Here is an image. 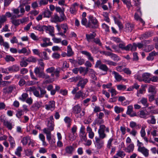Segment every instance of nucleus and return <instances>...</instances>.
<instances>
[{"mask_svg":"<svg viewBox=\"0 0 158 158\" xmlns=\"http://www.w3.org/2000/svg\"><path fill=\"white\" fill-rule=\"evenodd\" d=\"M11 22L15 26H18L20 23L19 19H13Z\"/></svg>","mask_w":158,"mask_h":158,"instance_id":"obj_52","label":"nucleus"},{"mask_svg":"<svg viewBox=\"0 0 158 158\" xmlns=\"http://www.w3.org/2000/svg\"><path fill=\"white\" fill-rule=\"evenodd\" d=\"M4 125L7 127L9 129H12L13 126L12 123L7 121H4L3 123Z\"/></svg>","mask_w":158,"mask_h":158,"instance_id":"obj_28","label":"nucleus"},{"mask_svg":"<svg viewBox=\"0 0 158 158\" xmlns=\"http://www.w3.org/2000/svg\"><path fill=\"white\" fill-rule=\"evenodd\" d=\"M88 80L86 79H83L82 77H81V79L79 81L78 83L77 84V86H80L81 88H83L85 84L87 83L88 82Z\"/></svg>","mask_w":158,"mask_h":158,"instance_id":"obj_14","label":"nucleus"},{"mask_svg":"<svg viewBox=\"0 0 158 158\" xmlns=\"http://www.w3.org/2000/svg\"><path fill=\"white\" fill-rule=\"evenodd\" d=\"M81 79V77L80 76H78L76 77H73L69 79V80L71 82H77L79 81Z\"/></svg>","mask_w":158,"mask_h":158,"instance_id":"obj_42","label":"nucleus"},{"mask_svg":"<svg viewBox=\"0 0 158 158\" xmlns=\"http://www.w3.org/2000/svg\"><path fill=\"white\" fill-rule=\"evenodd\" d=\"M11 83V81H2L0 83V86H5Z\"/></svg>","mask_w":158,"mask_h":158,"instance_id":"obj_54","label":"nucleus"},{"mask_svg":"<svg viewBox=\"0 0 158 158\" xmlns=\"http://www.w3.org/2000/svg\"><path fill=\"white\" fill-rule=\"evenodd\" d=\"M36 59L33 56H30L26 60L27 61L29 62H35L36 61Z\"/></svg>","mask_w":158,"mask_h":158,"instance_id":"obj_59","label":"nucleus"},{"mask_svg":"<svg viewBox=\"0 0 158 158\" xmlns=\"http://www.w3.org/2000/svg\"><path fill=\"white\" fill-rule=\"evenodd\" d=\"M118 45L119 48H121L122 50H124L126 51H128L129 50L131 47V44H129L125 46V43L121 41V42L119 43Z\"/></svg>","mask_w":158,"mask_h":158,"instance_id":"obj_11","label":"nucleus"},{"mask_svg":"<svg viewBox=\"0 0 158 158\" xmlns=\"http://www.w3.org/2000/svg\"><path fill=\"white\" fill-rule=\"evenodd\" d=\"M150 76V74L149 73H145L142 74V81L146 83H150V80L149 78Z\"/></svg>","mask_w":158,"mask_h":158,"instance_id":"obj_15","label":"nucleus"},{"mask_svg":"<svg viewBox=\"0 0 158 158\" xmlns=\"http://www.w3.org/2000/svg\"><path fill=\"white\" fill-rule=\"evenodd\" d=\"M89 73H90V77L94 80H97V77L96 76V73L92 69H89Z\"/></svg>","mask_w":158,"mask_h":158,"instance_id":"obj_21","label":"nucleus"},{"mask_svg":"<svg viewBox=\"0 0 158 158\" xmlns=\"http://www.w3.org/2000/svg\"><path fill=\"white\" fill-rule=\"evenodd\" d=\"M89 19V22L86 26L87 27L90 28H94L98 27V21L96 18L92 16H90Z\"/></svg>","mask_w":158,"mask_h":158,"instance_id":"obj_2","label":"nucleus"},{"mask_svg":"<svg viewBox=\"0 0 158 158\" xmlns=\"http://www.w3.org/2000/svg\"><path fill=\"white\" fill-rule=\"evenodd\" d=\"M55 70V68L53 67H52L48 68L46 70V71L47 73H52Z\"/></svg>","mask_w":158,"mask_h":158,"instance_id":"obj_64","label":"nucleus"},{"mask_svg":"<svg viewBox=\"0 0 158 158\" xmlns=\"http://www.w3.org/2000/svg\"><path fill=\"white\" fill-rule=\"evenodd\" d=\"M48 128L50 130L52 131L54 129V125L52 122H48Z\"/></svg>","mask_w":158,"mask_h":158,"instance_id":"obj_63","label":"nucleus"},{"mask_svg":"<svg viewBox=\"0 0 158 158\" xmlns=\"http://www.w3.org/2000/svg\"><path fill=\"white\" fill-rule=\"evenodd\" d=\"M134 28L133 24L130 23H126L125 26L124 27V30L126 32H130L132 31Z\"/></svg>","mask_w":158,"mask_h":158,"instance_id":"obj_6","label":"nucleus"},{"mask_svg":"<svg viewBox=\"0 0 158 158\" xmlns=\"http://www.w3.org/2000/svg\"><path fill=\"white\" fill-rule=\"evenodd\" d=\"M5 59L7 62H14L15 60V59L10 55H6L5 57Z\"/></svg>","mask_w":158,"mask_h":158,"instance_id":"obj_34","label":"nucleus"},{"mask_svg":"<svg viewBox=\"0 0 158 158\" xmlns=\"http://www.w3.org/2000/svg\"><path fill=\"white\" fill-rule=\"evenodd\" d=\"M6 18L4 15L0 16V28L2 27V25L6 21Z\"/></svg>","mask_w":158,"mask_h":158,"instance_id":"obj_32","label":"nucleus"},{"mask_svg":"<svg viewBox=\"0 0 158 158\" xmlns=\"http://www.w3.org/2000/svg\"><path fill=\"white\" fill-rule=\"evenodd\" d=\"M60 69L58 68H56V69H55V71H54V73L57 77H58L59 76L60 73Z\"/></svg>","mask_w":158,"mask_h":158,"instance_id":"obj_58","label":"nucleus"},{"mask_svg":"<svg viewBox=\"0 0 158 158\" xmlns=\"http://www.w3.org/2000/svg\"><path fill=\"white\" fill-rule=\"evenodd\" d=\"M111 72L112 74L114 75V78L117 81H120L122 79V76L118 73L115 71H111Z\"/></svg>","mask_w":158,"mask_h":158,"instance_id":"obj_18","label":"nucleus"},{"mask_svg":"<svg viewBox=\"0 0 158 158\" xmlns=\"http://www.w3.org/2000/svg\"><path fill=\"white\" fill-rule=\"evenodd\" d=\"M43 131L46 134L47 138H51V131L48 128H44Z\"/></svg>","mask_w":158,"mask_h":158,"instance_id":"obj_31","label":"nucleus"},{"mask_svg":"<svg viewBox=\"0 0 158 158\" xmlns=\"http://www.w3.org/2000/svg\"><path fill=\"white\" fill-rule=\"evenodd\" d=\"M110 66H116L117 65V63L113 61L110 60H105L103 62Z\"/></svg>","mask_w":158,"mask_h":158,"instance_id":"obj_36","label":"nucleus"},{"mask_svg":"<svg viewBox=\"0 0 158 158\" xmlns=\"http://www.w3.org/2000/svg\"><path fill=\"white\" fill-rule=\"evenodd\" d=\"M138 116L141 118H146L147 114L143 110H141L138 114Z\"/></svg>","mask_w":158,"mask_h":158,"instance_id":"obj_43","label":"nucleus"},{"mask_svg":"<svg viewBox=\"0 0 158 158\" xmlns=\"http://www.w3.org/2000/svg\"><path fill=\"white\" fill-rule=\"evenodd\" d=\"M65 150L66 154H72L74 151V148L71 146H68L66 147Z\"/></svg>","mask_w":158,"mask_h":158,"instance_id":"obj_20","label":"nucleus"},{"mask_svg":"<svg viewBox=\"0 0 158 158\" xmlns=\"http://www.w3.org/2000/svg\"><path fill=\"white\" fill-rule=\"evenodd\" d=\"M96 34L93 33L92 34H90L89 35L86 34V36L87 40L90 42L91 40L93 39L95 36Z\"/></svg>","mask_w":158,"mask_h":158,"instance_id":"obj_30","label":"nucleus"},{"mask_svg":"<svg viewBox=\"0 0 158 158\" xmlns=\"http://www.w3.org/2000/svg\"><path fill=\"white\" fill-rule=\"evenodd\" d=\"M44 29L52 36H54V27L51 26H46L44 25Z\"/></svg>","mask_w":158,"mask_h":158,"instance_id":"obj_8","label":"nucleus"},{"mask_svg":"<svg viewBox=\"0 0 158 158\" xmlns=\"http://www.w3.org/2000/svg\"><path fill=\"white\" fill-rule=\"evenodd\" d=\"M18 52L19 54L27 53V55H28L29 53L27 52V50L25 48H23L21 50H19L18 51Z\"/></svg>","mask_w":158,"mask_h":158,"instance_id":"obj_51","label":"nucleus"},{"mask_svg":"<svg viewBox=\"0 0 158 158\" xmlns=\"http://www.w3.org/2000/svg\"><path fill=\"white\" fill-rule=\"evenodd\" d=\"M15 89V85H11L6 88L3 89V92L5 94L10 93Z\"/></svg>","mask_w":158,"mask_h":158,"instance_id":"obj_13","label":"nucleus"},{"mask_svg":"<svg viewBox=\"0 0 158 158\" xmlns=\"http://www.w3.org/2000/svg\"><path fill=\"white\" fill-rule=\"evenodd\" d=\"M66 18L64 15H60V17L57 14H54L51 18V21L52 22L56 23L61 22L64 21Z\"/></svg>","mask_w":158,"mask_h":158,"instance_id":"obj_4","label":"nucleus"},{"mask_svg":"<svg viewBox=\"0 0 158 158\" xmlns=\"http://www.w3.org/2000/svg\"><path fill=\"white\" fill-rule=\"evenodd\" d=\"M81 110L80 106L77 105L74 106L73 108V113L74 114L75 116L77 118V115H79L80 113Z\"/></svg>","mask_w":158,"mask_h":158,"instance_id":"obj_9","label":"nucleus"},{"mask_svg":"<svg viewBox=\"0 0 158 158\" xmlns=\"http://www.w3.org/2000/svg\"><path fill=\"white\" fill-rule=\"evenodd\" d=\"M95 67L96 68H98L100 69L106 73L109 70V68L107 65L105 64H102L100 60H98L97 61L95 65Z\"/></svg>","mask_w":158,"mask_h":158,"instance_id":"obj_3","label":"nucleus"},{"mask_svg":"<svg viewBox=\"0 0 158 158\" xmlns=\"http://www.w3.org/2000/svg\"><path fill=\"white\" fill-rule=\"evenodd\" d=\"M52 14V12L50 11L48 9L45 10L43 13L44 17L49 18L51 16Z\"/></svg>","mask_w":158,"mask_h":158,"instance_id":"obj_26","label":"nucleus"},{"mask_svg":"<svg viewBox=\"0 0 158 158\" xmlns=\"http://www.w3.org/2000/svg\"><path fill=\"white\" fill-rule=\"evenodd\" d=\"M134 146L133 144H131L127 148H125L124 150L128 153L132 152L134 149Z\"/></svg>","mask_w":158,"mask_h":158,"instance_id":"obj_25","label":"nucleus"},{"mask_svg":"<svg viewBox=\"0 0 158 158\" xmlns=\"http://www.w3.org/2000/svg\"><path fill=\"white\" fill-rule=\"evenodd\" d=\"M43 70L40 69V68L39 67H36L34 70V72L35 74L38 75Z\"/></svg>","mask_w":158,"mask_h":158,"instance_id":"obj_61","label":"nucleus"},{"mask_svg":"<svg viewBox=\"0 0 158 158\" xmlns=\"http://www.w3.org/2000/svg\"><path fill=\"white\" fill-rule=\"evenodd\" d=\"M117 89L119 90H124L126 89V86L123 85H117Z\"/></svg>","mask_w":158,"mask_h":158,"instance_id":"obj_47","label":"nucleus"},{"mask_svg":"<svg viewBox=\"0 0 158 158\" xmlns=\"http://www.w3.org/2000/svg\"><path fill=\"white\" fill-rule=\"evenodd\" d=\"M150 119H148L147 120V123L149 124H155L156 123V119L155 118V116L153 115H150Z\"/></svg>","mask_w":158,"mask_h":158,"instance_id":"obj_27","label":"nucleus"},{"mask_svg":"<svg viewBox=\"0 0 158 158\" xmlns=\"http://www.w3.org/2000/svg\"><path fill=\"white\" fill-rule=\"evenodd\" d=\"M133 112V107L132 105H130L127 107V114H131V113Z\"/></svg>","mask_w":158,"mask_h":158,"instance_id":"obj_48","label":"nucleus"},{"mask_svg":"<svg viewBox=\"0 0 158 158\" xmlns=\"http://www.w3.org/2000/svg\"><path fill=\"white\" fill-rule=\"evenodd\" d=\"M64 120L65 122L68 124L67 127H70L71 122L70 118L68 117H66L64 118Z\"/></svg>","mask_w":158,"mask_h":158,"instance_id":"obj_41","label":"nucleus"},{"mask_svg":"<svg viewBox=\"0 0 158 158\" xmlns=\"http://www.w3.org/2000/svg\"><path fill=\"white\" fill-rule=\"evenodd\" d=\"M28 96V95L26 93H24L22 94L21 97L19 98V99L22 101H24L26 100V99L27 98Z\"/></svg>","mask_w":158,"mask_h":158,"instance_id":"obj_49","label":"nucleus"},{"mask_svg":"<svg viewBox=\"0 0 158 158\" xmlns=\"http://www.w3.org/2000/svg\"><path fill=\"white\" fill-rule=\"evenodd\" d=\"M38 75L40 77L45 78V79H48L50 77L49 76L45 74L43 71L40 73Z\"/></svg>","mask_w":158,"mask_h":158,"instance_id":"obj_35","label":"nucleus"},{"mask_svg":"<svg viewBox=\"0 0 158 158\" xmlns=\"http://www.w3.org/2000/svg\"><path fill=\"white\" fill-rule=\"evenodd\" d=\"M8 71L11 73L15 72L19 70V67L16 64L13 65L7 68Z\"/></svg>","mask_w":158,"mask_h":158,"instance_id":"obj_16","label":"nucleus"},{"mask_svg":"<svg viewBox=\"0 0 158 158\" xmlns=\"http://www.w3.org/2000/svg\"><path fill=\"white\" fill-rule=\"evenodd\" d=\"M138 151L141 152L146 157L148 155V151L144 147H139Z\"/></svg>","mask_w":158,"mask_h":158,"instance_id":"obj_19","label":"nucleus"},{"mask_svg":"<svg viewBox=\"0 0 158 158\" xmlns=\"http://www.w3.org/2000/svg\"><path fill=\"white\" fill-rule=\"evenodd\" d=\"M40 93L39 91L36 90L34 86L31 87L27 88L26 90L27 92H33V94L36 97L39 98H41L44 97V94H45L46 91L44 89L40 87L39 88Z\"/></svg>","mask_w":158,"mask_h":158,"instance_id":"obj_1","label":"nucleus"},{"mask_svg":"<svg viewBox=\"0 0 158 158\" xmlns=\"http://www.w3.org/2000/svg\"><path fill=\"white\" fill-rule=\"evenodd\" d=\"M77 62L79 65H81L84 64L85 61L81 57H78Z\"/></svg>","mask_w":158,"mask_h":158,"instance_id":"obj_55","label":"nucleus"},{"mask_svg":"<svg viewBox=\"0 0 158 158\" xmlns=\"http://www.w3.org/2000/svg\"><path fill=\"white\" fill-rule=\"evenodd\" d=\"M138 103L139 104L141 103L146 107H148L149 106V104L148 103L147 98L144 97L139 98L138 100Z\"/></svg>","mask_w":158,"mask_h":158,"instance_id":"obj_12","label":"nucleus"},{"mask_svg":"<svg viewBox=\"0 0 158 158\" xmlns=\"http://www.w3.org/2000/svg\"><path fill=\"white\" fill-rule=\"evenodd\" d=\"M86 131L88 133L89 137L90 138H93L94 137V134L91 128L89 126H88L86 128Z\"/></svg>","mask_w":158,"mask_h":158,"instance_id":"obj_22","label":"nucleus"},{"mask_svg":"<svg viewBox=\"0 0 158 158\" xmlns=\"http://www.w3.org/2000/svg\"><path fill=\"white\" fill-rule=\"evenodd\" d=\"M56 26L58 31V33H57V35H61L63 38H65L66 36L64 32H62L61 30V28L60 27V26L57 25Z\"/></svg>","mask_w":158,"mask_h":158,"instance_id":"obj_23","label":"nucleus"},{"mask_svg":"<svg viewBox=\"0 0 158 158\" xmlns=\"http://www.w3.org/2000/svg\"><path fill=\"white\" fill-rule=\"evenodd\" d=\"M45 107L47 110L53 111L55 107V102L53 101H51L48 102V104L45 105Z\"/></svg>","mask_w":158,"mask_h":158,"instance_id":"obj_7","label":"nucleus"},{"mask_svg":"<svg viewBox=\"0 0 158 158\" xmlns=\"http://www.w3.org/2000/svg\"><path fill=\"white\" fill-rule=\"evenodd\" d=\"M116 155V156L120 157L121 158H123L126 155L124 152L123 151L120 150L117 151Z\"/></svg>","mask_w":158,"mask_h":158,"instance_id":"obj_37","label":"nucleus"},{"mask_svg":"<svg viewBox=\"0 0 158 158\" xmlns=\"http://www.w3.org/2000/svg\"><path fill=\"white\" fill-rule=\"evenodd\" d=\"M81 97L83 98V93L81 91H80L76 94L75 98H79Z\"/></svg>","mask_w":158,"mask_h":158,"instance_id":"obj_57","label":"nucleus"},{"mask_svg":"<svg viewBox=\"0 0 158 158\" xmlns=\"http://www.w3.org/2000/svg\"><path fill=\"white\" fill-rule=\"evenodd\" d=\"M82 141L83 143L85 145L89 146L92 143V141L90 139H82Z\"/></svg>","mask_w":158,"mask_h":158,"instance_id":"obj_38","label":"nucleus"},{"mask_svg":"<svg viewBox=\"0 0 158 158\" xmlns=\"http://www.w3.org/2000/svg\"><path fill=\"white\" fill-rule=\"evenodd\" d=\"M114 110L115 112L117 114H118L121 112H123L124 110V109L123 108L118 107L117 106H116L114 107Z\"/></svg>","mask_w":158,"mask_h":158,"instance_id":"obj_39","label":"nucleus"},{"mask_svg":"<svg viewBox=\"0 0 158 158\" xmlns=\"http://www.w3.org/2000/svg\"><path fill=\"white\" fill-rule=\"evenodd\" d=\"M44 25L43 26H41L40 25H38L36 27H33V29L38 30L40 31H44Z\"/></svg>","mask_w":158,"mask_h":158,"instance_id":"obj_50","label":"nucleus"},{"mask_svg":"<svg viewBox=\"0 0 158 158\" xmlns=\"http://www.w3.org/2000/svg\"><path fill=\"white\" fill-rule=\"evenodd\" d=\"M95 144L98 148H100L102 146L103 143L100 139H96Z\"/></svg>","mask_w":158,"mask_h":158,"instance_id":"obj_33","label":"nucleus"},{"mask_svg":"<svg viewBox=\"0 0 158 158\" xmlns=\"http://www.w3.org/2000/svg\"><path fill=\"white\" fill-rule=\"evenodd\" d=\"M141 15L142 12L140 10V8H139L137 10L135 14L134 18L135 20L143 24V25H144L145 24V22L140 17Z\"/></svg>","mask_w":158,"mask_h":158,"instance_id":"obj_5","label":"nucleus"},{"mask_svg":"<svg viewBox=\"0 0 158 158\" xmlns=\"http://www.w3.org/2000/svg\"><path fill=\"white\" fill-rule=\"evenodd\" d=\"M25 154L26 156H32L33 152L32 150L30 149H27L25 151Z\"/></svg>","mask_w":158,"mask_h":158,"instance_id":"obj_53","label":"nucleus"},{"mask_svg":"<svg viewBox=\"0 0 158 158\" xmlns=\"http://www.w3.org/2000/svg\"><path fill=\"white\" fill-rule=\"evenodd\" d=\"M79 5L77 3H75L73 4L70 8L69 11L72 14H75L77 10V7Z\"/></svg>","mask_w":158,"mask_h":158,"instance_id":"obj_17","label":"nucleus"},{"mask_svg":"<svg viewBox=\"0 0 158 158\" xmlns=\"http://www.w3.org/2000/svg\"><path fill=\"white\" fill-rule=\"evenodd\" d=\"M146 127H142L141 130L140 131V134L141 136L142 137H143L145 135L146 133L145 131V128Z\"/></svg>","mask_w":158,"mask_h":158,"instance_id":"obj_62","label":"nucleus"},{"mask_svg":"<svg viewBox=\"0 0 158 158\" xmlns=\"http://www.w3.org/2000/svg\"><path fill=\"white\" fill-rule=\"evenodd\" d=\"M103 15L104 17V20L107 22H109L110 20L108 17V13L106 12H103Z\"/></svg>","mask_w":158,"mask_h":158,"instance_id":"obj_60","label":"nucleus"},{"mask_svg":"<svg viewBox=\"0 0 158 158\" xmlns=\"http://www.w3.org/2000/svg\"><path fill=\"white\" fill-rule=\"evenodd\" d=\"M106 127L104 125H101L100 126V128L98 130V133L100 137L102 138L106 137V135L104 133Z\"/></svg>","mask_w":158,"mask_h":158,"instance_id":"obj_10","label":"nucleus"},{"mask_svg":"<svg viewBox=\"0 0 158 158\" xmlns=\"http://www.w3.org/2000/svg\"><path fill=\"white\" fill-rule=\"evenodd\" d=\"M73 52L72 51L71 46L68 45L67 47V56H70L73 55Z\"/></svg>","mask_w":158,"mask_h":158,"instance_id":"obj_40","label":"nucleus"},{"mask_svg":"<svg viewBox=\"0 0 158 158\" xmlns=\"http://www.w3.org/2000/svg\"><path fill=\"white\" fill-rule=\"evenodd\" d=\"M22 151V149L21 147H18L16 149L15 152V154L19 157H20L21 156V152Z\"/></svg>","mask_w":158,"mask_h":158,"instance_id":"obj_29","label":"nucleus"},{"mask_svg":"<svg viewBox=\"0 0 158 158\" xmlns=\"http://www.w3.org/2000/svg\"><path fill=\"white\" fill-rule=\"evenodd\" d=\"M81 52L82 54L86 55L88 57V59L89 60L92 62L94 61V59L93 57L91 56L90 53L85 51H81Z\"/></svg>","mask_w":158,"mask_h":158,"instance_id":"obj_24","label":"nucleus"},{"mask_svg":"<svg viewBox=\"0 0 158 158\" xmlns=\"http://www.w3.org/2000/svg\"><path fill=\"white\" fill-rule=\"evenodd\" d=\"M56 10L57 12H59L60 14V15H64V8H63L62 10L59 7H56Z\"/></svg>","mask_w":158,"mask_h":158,"instance_id":"obj_46","label":"nucleus"},{"mask_svg":"<svg viewBox=\"0 0 158 158\" xmlns=\"http://www.w3.org/2000/svg\"><path fill=\"white\" fill-rule=\"evenodd\" d=\"M148 91L150 92L155 93L156 91L155 87L152 85L150 86L148 89Z\"/></svg>","mask_w":158,"mask_h":158,"instance_id":"obj_56","label":"nucleus"},{"mask_svg":"<svg viewBox=\"0 0 158 158\" xmlns=\"http://www.w3.org/2000/svg\"><path fill=\"white\" fill-rule=\"evenodd\" d=\"M111 58H112L114 60L116 61H118L120 60V58L117 55L114 53L112 54V56L111 57Z\"/></svg>","mask_w":158,"mask_h":158,"instance_id":"obj_44","label":"nucleus"},{"mask_svg":"<svg viewBox=\"0 0 158 158\" xmlns=\"http://www.w3.org/2000/svg\"><path fill=\"white\" fill-rule=\"evenodd\" d=\"M60 26L61 28L64 30L63 32L65 34L66 33L68 29L67 25L66 24H61Z\"/></svg>","mask_w":158,"mask_h":158,"instance_id":"obj_45","label":"nucleus"}]
</instances>
